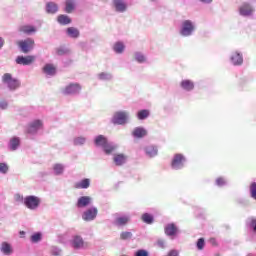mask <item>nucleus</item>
I'll return each instance as SVG.
<instances>
[{"instance_id": "1", "label": "nucleus", "mask_w": 256, "mask_h": 256, "mask_svg": "<svg viewBox=\"0 0 256 256\" xmlns=\"http://www.w3.org/2000/svg\"><path fill=\"white\" fill-rule=\"evenodd\" d=\"M95 147L102 149L105 155H111L113 151H117V144L109 142L105 135H97L94 138Z\"/></svg>"}, {"instance_id": "2", "label": "nucleus", "mask_w": 256, "mask_h": 256, "mask_svg": "<svg viewBox=\"0 0 256 256\" xmlns=\"http://www.w3.org/2000/svg\"><path fill=\"white\" fill-rule=\"evenodd\" d=\"M197 31V23L191 19L182 20L179 35L183 38L193 37Z\"/></svg>"}, {"instance_id": "3", "label": "nucleus", "mask_w": 256, "mask_h": 256, "mask_svg": "<svg viewBox=\"0 0 256 256\" xmlns=\"http://www.w3.org/2000/svg\"><path fill=\"white\" fill-rule=\"evenodd\" d=\"M131 121V114L126 110H119L114 112L111 123L112 125H127Z\"/></svg>"}, {"instance_id": "4", "label": "nucleus", "mask_w": 256, "mask_h": 256, "mask_svg": "<svg viewBox=\"0 0 256 256\" xmlns=\"http://www.w3.org/2000/svg\"><path fill=\"white\" fill-rule=\"evenodd\" d=\"M70 246L74 251H83L89 247V242L85 241L81 234H74L70 239Z\"/></svg>"}, {"instance_id": "5", "label": "nucleus", "mask_w": 256, "mask_h": 256, "mask_svg": "<svg viewBox=\"0 0 256 256\" xmlns=\"http://www.w3.org/2000/svg\"><path fill=\"white\" fill-rule=\"evenodd\" d=\"M238 14L244 19H249L255 15V6L250 2H242L238 6Z\"/></svg>"}, {"instance_id": "6", "label": "nucleus", "mask_w": 256, "mask_h": 256, "mask_svg": "<svg viewBox=\"0 0 256 256\" xmlns=\"http://www.w3.org/2000/svg\"><path fill=\"white\" fill-rule=\"evenodd\" d=\"M2 82L8 87L10 91H15L16 89H19V85H21V82H19L17 78H13V75H11L10 73H5L2 76Z\"/></svg>"}, {"instance_id": "7", "label": "nucleus", "mask_w": 256, "mask_h": 256, "mask_svg": "<svg viewBox=\"0 0 256 256\" xmlns=\"http://www.w3.org/2000/svg\"><path fill=\"white\" fill-rule=\"evenodd\" d=\"M24 205L30 211H37L41 205V198L35 195H29L24 198Z\"/></svg>"}, {"instance_id": "8", "label": "nucleus", "mask_w": 256, "mask_h": 256, "mask_svg": "<svg viewBox=\"0 0 256 256\" xmlns=\"http://www.w3.org/2000/svg\"><path fill=\"white\" fill-rule=\"evenodd\" d=\"M187 163V158L183 154H175L171 161V169L181 171Z\"/></svg>"}, {"instance_id": "9", "label": "nucleus", "mask_w": 256, "mask_h": 256, "mask_svg": "<svg viewBox=\"0 0 256 256\" xmlns=\"http://www.w3.org/2000/svg\"><path fill=\"white\" fill-rule=\"evenodd\" d=\"M82 87L79 83H70L64 87L62 90L63 95H68L70 97H75L81 93Z\"/></svg>"}, {"instance_id": "10", "label": "nucleus", "mask_w": 256, "mask_h": 256, "mask_svg": "<svg viewBox=\"0 0 256 256\" xmlns=\"http://www.w3.org/2000/svg\"><path fill=\"white\" fill-rule=\"evenodd\" d=\"M41 129H43V121L36 119L31 121L27 127H26V133H28V135H37V133H39V131H41Z\"/></svg>"}, {"instance_id": "11", "label": "nucleus", "mask_w": 256, "mask_h": 256, "mask_svg": "<svg viewBox=\"0 0 256 256\" xmlns=\"http://www.w3.org/2000/svg\"><path fill=\"white\" fill-rule=\"evenodd\" d=\"M98 214H99V210L97 209V207L92 206V207L86 209L82 213V219H83V221H86L87 223H89L91 221H95V219H97Z\"/></svg>"}, {"instance_id": "12", "label": "nucleus", "mask_w": 256, "mask_h": 256, "mask_svg": "<svg viewBox=\"0 0 256 256\" xmlns=\"http://www.w3.org/2000/svg\"><path fill=\"white\" fill-rule=\"evenodd\" d=\"M112 6L116 13H127L129 2L127 0H112Z\"/></svg>"}, {"instance_id": "13", "label": "nucleus", "mask_w": 256, "mask_h": 256, "mask_svg": "<svg viewBox=\"0 0 256 256\" xmlns=\"http://www.w3.org/2000/svg\"><path fill=\"white\" fill-rule=\"evenodd\" d=\"M18 47L22 53H29L35 47V40L32 38H27L25 40H21L18 43Z\"/></svg>"}, {"instance_id": "14", "label": "nucleus", "mask_w": 256, "mask_h": 256, "mask_svg": "<svg viewBox=\"0 0 256 256\" xmlns=\"http://www.w3.org/2000/svg\"><path fill=\"white\" fill-rule=\"evenodd\" d=\"M230 64L234 67H241L243 65V53L239 51H233L229 56Z\"/></svg>"}, {"instance_id": "15", "label": "nucleus", "mask_w": 256, "mask_h": 256, "mask_svg": "<svg viewBox=\"0 0 256 256\" xmlns=\"http://www.w3.org/2000/svg\"><path fill=\"white\" fill-rule=\"evenodd\" d=\"M93 203V198L91 196H80L76 201L77 209H86Z\"/></svg>"}, {"instance_id": "16", "label": "nucleus", "mask_w": 256, "mask_h": 256, "mask_svg": "<svg viewBox=\"0 0 256 256\" xmlns=\"http://www.w3.org/2000/svg\"><path fill=\"white\" fill-rule=\"evenodd\" d=\"M131 221V214H121L118 215L114 220V225L116 227H125Z\"/></svg>"}, {"instance_id": "17", "label": "nucleus", "mask_w": 256, "mask_h": 256, "mask_svg": "<svg viewBox=\"0 0 256 256\" xmlns=\"http://www.w3.org/2000/svg\"><path fill=\"white\" fill-rule=\"evenodd\" d=\"M180 88L185 93H192V91H195V82L191 79H183L180 82Z\"/></svg>"}, {"instance_id": "18", "label": "nucleus", "mask_w": 256, "mask_h": 256, "mask_svg": "<svg viewBox=\"0 0 256 256\" xmlns=\"http://www.w3.org/2000/svg\"><path fill=\"white\" fill-rule=\"evenodd\" d=\"M96 79L102 83H111L115 79V76L109 71H102L96 74Z\"/></svg>"}, {"instance_id": "19", "label": "nucleus", "mask_w": 256, "mask_h": 256, "mask_svg": "<svg viewBox=\"0 0 256 256\" xmlns=\"http://www.w3.org/2000/svg\"><path fill=\"white\" fill-rule=\"evenodd\" d=\"M149 135V131L146 130L143 126H137L132 131V137L134 139H144Z\"/></svg>"}, {"instance_id": "20", "label": "nucleus", "mask_w": 256, "mask_h": 256, "mask_svg": "<svg viewBox=\"0 0 256 256\" xmlns=\"http://www.w3.org/2000/svg\"><path fill=\"white\" fill-rule=\"evenodd\" d=\"M15 61H16L17 65L27 66V65L33 64V62L35 61V56H31V55L23 56V55H20V56L16 57Z\"/></svg>"}, {"instance_id": "21", "label": "nucleus", "mask_w": 256, "mask_h": 256, "mask_svg": "<svg viewBox=\"0 0 256 256\" xmlns=\"http://www.w3.org/2000/svg\"><path fill=\"white\" fill-rule=\"evenodd\" d=\"M42 72L44 75H46V77H55L57 74V67H55V65L52 63H47L43 66Z\"/></svg>"}, {"instance_id": "22", "label": "nucleus", "mask_w": 256, "mask_h": 256, "mask_svg": "<svg viewBox=\"0 0 256 256\" xmlns=\"http://www.w3.org/2000/svg\"><path fill=\"white\" fill-rule=\"evenodd\" d=\"M21 147V137L12 136L8 142L9 151H17Z\"/></svg>"}, {"instance_id": "23", "label": "nucleus", "mask_w": 256, "mask_h": 256, "mask_svg": "<svg viewBox=\"0 0 256 256\" xmlns=\"http://www.w3.org/2000/svg\"><path fill=\"white\" fill-rule=\"evenodd\" d=\"M52 172H53V175H55L56 177H60V175H63V173H65V164L54 163L52 165Z\"/></svg>"}, {"instance_id": "24", "label": "nucleus", "mask_w": 256, "mask_h": 256, "mask_svg": "<svg viewBox=\"0 0 256 256\" xmlns=\"http://www.w3.org/2000/svg\"><path fill=\"white\" fill-rule=\"evenodd\" d=\"M145 155L148 156L150 159H153V157H157L159 153V149H157V146L148 145L144 148Z\"/></svg>"}, {"instance_id": "25", "label": "nucleus", "mask_w": 256, "mask_h": 256, "mask_svg": "<svg viewBox=\"0 0 256 256\" xmlns=\"http://www.w3.org/2000/svg\"><path fill=\"white\" fill-rule=\"evenodd\" d=\"M18 31L24 33V35H33V33H37V28L31 25H22L19 26Z\"/></svg>"}, {"instance_id": "26", "label": "nucleus", "mask_w": 256, "mask_h": 256, "mask_svg": "<svg viewBox=\"0 0 256 256\" xmlns=\"http://www.w3.org/2000/svg\"><path fill=\"white\" fill-rule=\"evenodd\" d=\"M75 189H89L91 187V179L83 178L74 184Z\"/></svg>"}, {"instance_id": "27", "label": "nucleus", "mask_w": 256, "mask_h": 256, "mask_svg": "<svg viewBox=\"0 0 256 256\" xmlns=\"http://www.w3.org/2000/svg\"><path fill=\"white\" fill-rule=\"evenodd\" d=\"M113 161L117 167H121V165H125V163H127V155L114 154Z\"/></svg>"}, {"instance_id": "28", "label": "nucleus", "mask_w": 256, "mask_h": 256, "mask_svg": "<svg viewBox=\"0 0 256 256\" xmlns=\"http://www.w3.org/2000/svg\"><path fill=\"white\" fill-rule=\"evenodd\" d=\"M59 11V5L55 2L46 3V13L49 15H55Z\"/></svg>"}, {"instance_id": "29", "label": "nucleus", "mask_w": 256, "mask_h": 256, "mask_svg": "<svg viewBox=\"0 0 256 256\" xmlns=\"http://www.w3.org/2000/svg\"><path fill=\"white\" fill-rule=\"evenodd\" d=\"M66 35L70 37V39H78V37L81 35V32L75 27H68L66 29Z\"/></svg>"}, {"instance_id": "30", "label": "nucleus", "mask_w": 256, "mask_h": 256, "mask_svg": "<svg viewBox=\"0 0 256 256\" xmlns=\"http://www.w3.org/2000/svg\"><path fill=\"white\" fill-rule=\"evenodd\" d=\"M77 7V0H66L65 2V12L72 13Z\"/></svg>"}, {"instance_id": "31", "label": "nucleus", "mask_w": 256, "mask_h": 256, "mask_svg": "<svg viewBox=\"0 0 256 256\" xmlns=\"http://www.w3.org/2000/svg\"><path fill=\"white\" fill-rule=\"evenodd\" d=\"M165 234L168 235V237L177 235V226L174 223L167 224L165 226Z\"/></svg>"}, {"instance_id": "32", "label": "nucleus", "mask_w": 256, "mask_h": 256, "mask_svg": "<svg viewBox=\"0 0 256 256\" xmlns=\"http://www.w3.org/2000/svg\"><path fill=\"white\" fill-rule=\"evenodd\" d=\"M57 21L59 25H71L72 23L71 17L65 14L58 15Z\"/></svg>"}, {"instance_id": "33", "label": "nucleus", "mask_w": 256, "mask_h": 256, "mask_svg": "<svg viewBox=\"0 0 256 256\" xmlns=\"http://www.w3.org/2000/svg\"><path fill=\"white\" fill-rule=\"evenodd\" d=\"M0 251L3 255H11V253H13V248L9 242H2Z\"/></svg>"}, {"instance_id": "34", "label": "nucleus", "mask_w": 256, "mask_h": 256, "mask_svg": "<svg viewBox=\"0 0 256 256\" xmlns=\"http://www.w3.org/2000/svg\"><path fill=\"white\" fill-rule=\"evenodd\" d=\"M113 51L114 53H116L117 55H121L124 53L125 51V44L121 41H118L116 43H114L113 45Z\"/></svg>"}, {"instance_id": "35", "label": "nucleus", "mask_w": 256, "mask_h": 256, "mask_svg": "<svg viewBox=\"0 0 256 256\" xmlns=\"http://www.w3.org/2000/svg\"><path fill=\"white\" fill-rule=\"evenodd\" d=\"M151 115V111L147 109H142L137 112L136 117L139 119V121H145V119H148V117Z\"/></svg>"}, {"instance_id": "36", "label": "nucleus", "mask_w": 256, "mask_h": 256, "mask_svg": "<svg viewBox=\"0 0 256 256\" xmlns=\"http://www.w3.org/2000/svg\"><path fill=\"white\" fill-rule=\"evenodd\" d=\"M141 220L143 221V223H146V225H153V223L155 222V218L153 217V214H150V213L142 214Z\"/></svg>"}, {"instance_id": "37", "label": "nucleus", "mask_w": 256, "mask_h": 256, "mask_svg": "<svg viewBox=\"0 0 256 256\" xmlns=\"http://www.w3.org/2000/svg\"><path fill=\"white\" fill-rule=\"evenodd\" d=\"M87 143V138L84 136H78L73 139V145L75 147H83Z\"/></svg>"}, {"instance_id": "38", "label": "nucleus", "mask_w": 256, "mask_h": 256, "mask_svg": "<svg viewBox=\"0 0 256 256\" xmlns=\"http://www.w3.org/2000/svg\"><path fill=\"white\" fill-rule=\"evenodd\" d=\"M134 59L135 61H137V63H140V64L147 63V56L142 52H135Z\"/></svg>"}, {"instance_id": "39", "label": "nucleus", "mask_w": 256, "mask_h": 256, "mask_svg": "<svg viewBox=\"0 0 256 256\" xmlns=\"http://www.w3.org/2000/svg\"><path fill=\"white\" fill-rule=\"evenodd\" d=\"M43 239V233L41 232H35L31 235L30 241L31 243H39Z\"/></svg>"}, {"instance_id": "40", "label": "nucleus", "mask_w": 256, "mask_h": 256, "mask_svg": "<svg viewBox=\"0 0 256 256\" xmlns=\"http://www.w3.org/2000/svg\"><path fill=\"white\" fill-rule=\"evenodd\" d=\"M50 253L53 256H63V250L59 248L58 246H52L50 248Z\"/></svg>"}, {"instance_id": "41", "label": "nucleus", "mask_w": 256, "mask_h": 256, "mask_svg": "<svg viewBox=\"0 0 256 256\" xmlns=\"http://www.w3.org/2000/svg\"><path fill=\"white\" fill-rule=\"evenodd\" d=\"M120 239H122V241H129V239H133V233L129 231L121 232Z\"/></svg>"}, {"instance_id": "42", "label": "nucleus", "mask_w": 256, "mask_h": 256, "mask_svg": "<svg viewBox=\"0 0 256 256\" xmlns=\"http://www.w3.org/2000/svg\"><path fill=\"white\" fill-rule=\"evenodd\" d=\"M250 197L256 201V182H251L249 186Z\"/></svg>"}, {"instance_id": "43", "label": "nucleus", "mask_w": 256, "mask_h": 256, "mask_svg": "<svg viewBox=\"0 0 256 256\" xmlns=\"http://www.w3.org/2000/svg\"><path fill=\"white\" fill-rule=\"evenodd\" d=\"M247 225L256 233V218L255 217H250L247 219Z\"/></svg>"}, {"instance_id": "44", "label": "nucleus", "mask_w": 256, "mask_h": 256, "mask_svg": "<svg viewBox=\"0 0 256 256\" xmlns=\"http://www.w3.org/2000/svg\"><path fill=\"white\" fill-rule=\"evenodd\" d=\"M0 173H2V175H7V173H9V165H7V163H0Z\"/></svg>"}, {"instance_id": "45", "label": "nucleus", "mask_w": 256, "mask_h": 256, "mask_svg": "<svg viewBox=\"0 0 256 256\" xmlns=\"http://www.w3.org/2000/svg\"><path fill=\"white\" fill-rule=\"evenodd\" d=\"M215 185H217V187H225V185H227V179L224 177H219L216 179Z\"/></svg>"}, {"instance_id": "46", "label": "nucleus", "mask_w": 256, "mask_h": 256, "mask_svg": "<svg viewBox=\"0 0 256 256\" xmlns=\"http://www.w3.org/2000/svg\"><path fill=\"white\" fill-rule=\"evenodd\" d=\"M196 247L199 251H203L205 248V238H199L196 243Z\"/></svg>"}, {"instance_id": "47", "label": "nucleus", "mask_w": 256, "mask_h": 256, "mask_svg": "<svg viewBox=\"0 0 256 256\" xmlns=\"http://www.w3.org/2000/svg\"><path fill=\"white\" fill-rule=\"evenodd\" d=\"M134 256H149V251L145 249H139L136 252H134Z\"/></svg>"}, {"instance_id": "48", "label": "nucleus", "mask_w": 256, "mask_h": 256, "mask_svg": "<svg viewBox=\"0 0 256 256\" xmlns=\"http://www.w3.org/2000/svg\"><path fill=\"white\" fill-rule=\"evenodd\" d=\"M69 53V50L66 47H59L57 49V55H67Z\"/></svg>"}, {"instance_id": "49", "label": "nucleus", "mask_w": 256, "mask_h": 256, "mask_svg": "<svg viewBox=\"0 0 256 256\" xmlns=\"http://www.w3.org/2000/svg\"><path fill=\"white\" fill-rule=\"evenodd\" d=\"M14 199L17 203H24L25 204V198L21 194H15Z\"/></svg>"}, {"instance_id": "50", "label": "nucleus", "mask_w": 256, "mask_h": 256, "mask_svg": "<svg viewBox=\"0 0 256 256\" xmlns=\"http://www.w3.org/2000/svg\"><path fill=\"white\" fill-rule=\"evenodd\" d=\"M157 245L160 247V249H165L167 247V242L164 239H158Z\"/></svg>"}, {"instance_id": "51", "label": "nucleus", "mask_w": 256, "mask_h": 256, "mask_svg": "<svg viewBox=\"0 0 256 256\" xmlns=\"http://www.w3.org/2000/svg\"><path fill=\"white\" fill-rule=\"evenodd\" d=\"M9 107V103L6 100L0 101V109H7Z\"/></svg>"}, {"instance_id": "52", "label": "nucleus", "mask_w": 256, "mask_h": 256, "mask_svg": "<svg viewBox=\"0 0 256 256\" xmlns=\"http://www.w3.org/2000/svg\"><path fill=\"white\" fill-rule=\"evenodd\" d=\"M197 1L202 5H211V3H213V0H197Z\"/></svg>"}, {"instance_id": "53", "label": "nucleus", "mask_w": 256, "mask_h": 256, "mask_svg": "<svg viewBox=\"0 0 256 256\" xmlns=\"http://www.w3.org/2000/svg\"><path fill=\"white\" fill-rule=\"evenodd\" d=\"M167 256H179V251L175 249L170 250Z\"/></svg>"}, {"instance_id": "54", "label": "nucleus", "mask_w": 256, "mask_h": 256, "mask_svg": "<svg viewBox=\"0 0 256 256\" xmlns=\"http://www.w3.org/2000/svg\"><path fill=\"white\" fill-rule=\"evenodd\" d=\"M4 46H5V39L0 36V49H3Z\"/></svg>"}, {"instance_id": "55", "label": "nucleus", "mask_w": 256, "mask_h": 256, "mask_svg": "<svg viewBox=\"0 0 256 256\" xmlns=\"http://www.w3.org/2000/svg\"><path fill=\"white\" fill-rule=\"evenodd\" d=\"M21 237L25 236V231H20Z\"/></svg>"}, {"instance_id": "56", "label": "nucleus", "mask_w": 256, "mask_h": 256, "mask_svg": "<svg viewBox=\"0 0 256 256\" xmlns=\"http://www.w3.org/2000/svg\"><path fill=\"white\" fill-rule=\"evenodd\" d=\"M152 3H157L159 0H150Z\"/></svg>"}]
</instances>
